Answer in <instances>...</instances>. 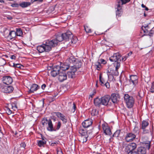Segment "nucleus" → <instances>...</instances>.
Listing matches in <instances>:
<instances>
[{"label":"nucleus","mask_w":154,"mask_h":154,"mask_svg":"<svg viewBox=\"0 0 154 154\" xmlns=\"http://www.w3.org/2000/svg\"><path fill=\"white\" fill-rule=\"evenodd\" d=\"M57 41L55 40H48L44 42V43L37 47V49L40 53L44 51H50L52 48L57 46Z\"/></svg>","instance_id":"nucleus-1"},{"label":"nucleus","mask_w":154,"mask_h":154,"mask_svg":"<svg viewBox=\"0 0 154 154\" xmlns=\"http://www.w3.org/2000/svg\"><path fill=\"white\" fill-rule=\"evenodd\" d=\"M72 37V32L69 31H68L60 35H58L56 38L52 40H55L57 41V45L58 42H62L63 40L67 41L69 40L70 38H71Z\"/></svg>","instance_id":"nucleus-2"},{"label":"nucleus","mask_w":154,"mask_h":154,"mask_svg":"<svg viewBox=\"0 0 154 154\" xmlns=\"http://www.w3.org/2000/svg\"><path fill=\"white\" fill-rule=\"evenodd\" d=\"M109 60L111 62H114L113 63V66H116L117 68L120 66L121 56L119 53L114 54L112 56L109 57Z\"/></svg>","instance_id":"nucleus-3"},{"label":"nucleus","mask_w":154,"mask_h":154,"mask_svg":"<svg viewBox=\"0 0 154 154\" xmlns=\"http://www.w3.org/2000/svg\"><path fill=\"white\" fill-rule=\"evenodd\" d=\"M124 101L126 104L127 108H132L134 103V99L132 96H130L128 94H125Z\"/></svg>","instance_id":"nucleus-4"},{"label":"nucleus","mask_w":154,"mask_h":154,"mask_svg":"<svg viewBox=\"0 0 154 154\" xmlns=\"http://www.w3.org/2000/svg\"><path fill=\"white\" fill-rule=\"evenodd\" d=\"M115 67V69L110 68H109L107 71V75L108 78L110 77L111 76H113V75H118L119 72L118 69L120 67H118L117 68L116 66H114Z\"/></svg>","instance_id":"nucleus-5"},{"label":"nucleus","mask_w":154,"mask_h":154,"mask_svg":"<svg viewBox=\"0 0 154 154\" xmlns=\"http://www.w3.org/2000/svg\"><path fill=\"white\" fill-rule=\"evenodd\" d=\"M136 137V135L132 133H127L125 137V140L127 142H131L133 141Z\"/></svg>","instance_id":"nucleus-6"},{"label":"nucleus","mask_w":154,"mask_h":154,"mask_svg":"<svg viewBox=\"0 0 154 154\" xmlns=\"http://www.w3.org/2000/svg\"><path fill=\"white\" fill-rule=\"evenodd\" d=\"M110 99L112 102L114 103H117L120 99V95L119 93H112V94Z\"/></svg>","instance_id":"nucleus-7"},{"label":"nucleus","mask_w":154,"mask_h":154,"mask_svg":"<svg viewBox=\"0 0 154 154\" xmlns=\"http://www.w3.org/2000/svg\"><path fill=\"white\" fill-rule=\"evenodd\" d=\"M55 114V115L58 118L60 119L63 122V123L65 124L67 122V119H66V117L65 116L61 113L58 112H54L52 113V115H54Z\"/></svg>","instance_id":"nucleus-8"},{"label":"nucleus","mask_w":154,"mask_h":154,"mask_svg":"<svg viewBox=\"0 0 154 154\" xmlns=\"http://www.w3.org/2000/svg\"><path fill=\"white\" fill-rule=\"evenodd\" d=\"M110 99L109 95H106L101 97L102 105L107 106Z\"/></svg>","instance_id":"nucleus-9"},{"label":"nucleus","mask_w":154,"mask_h":154,"mask_svg":"<svg viewBox=\"0 0 154 154\" xmlns=\"http://www.w3.org/2000/svg\"><path fill=\"white\" fill-rule=\"evenodd\" d=\"M13 90V87L11 85L5 86L2 88V91L6 93H11Z\"/></svg>","instance_id":"nucleus-10"},{"label":"nucleus","mask_w":154,"mask_h":154,"mask_svg":"<svg viewBox=\"0 0 154 154\" xmlns=\"http://www.w3.org/2000/svg\"><path fill=\"white\" fill-rule=\"evenodd\" d=\"M76 71V69L75 67H71L70 71H69L67 73V76L69 78H73L75 77V73Z\"/></svg>","instance_id":"nucleus-11"},{"label":"nucleus","mask_w":154,"mask_h":154,"mask_svg":"<svg viewBox=\"0 0 154 154\" xmlns=\"http://www.w3.org/2000/svg\"><path fill=\"white\" fill-rule=\"evenodd\" d=\"M67 75L64 71L60 72L59 73L58 79L60 82H62L66 79Z\"/></svg>","instance_id":"nucleus-12"},{"label":"nucleus","mask_w":154,"mask_h":154,"mask_svg":"<svg viewBox=\"0 0 154 154\" xmlns=\"http://www.w3.org/2000/svg\"><path fill=\"white\" fill-rule=\"evenodd\" d=\"M92 124V120L91 119L85 120L82 123V126L85 128H88L91 126Z\"/></svg>","instance_id":"nucleus-13"},{"label":"nucleus","mask_w":154,"mask_h":154,"mask_svg":"<svg viewBox=\"0 0 154 154\" xmlns=\"http://www.w3.org/2000/svg\"><path fill=\"white\" fill-rule=\"evenodd\" d=\"M3 81L4 83L8 85L12 82L13 79L10 76H5L3 78Z\"/></svg>","instance_id":"nucleus-14"},{"label":"nucleus","mask_w":154,"mask_h":154,"mask_svg":"<svg viewBox=\"0 0 154 154\" xmlns=\"http://www.w3.org/2000/svg\"><path fill=\"white\" fill-rule=\"evenodd\" d=\"M130 79L129 82L131 83V82L133 85H136L138 82V77L136 75H131L130 76Z\"/></svg>","instance_id":"nucleus-15"},{"label":"nucleus","mask_w":154,"mask_h":154,"mask_svg":"<svg viewBox=\"0 0 154 154\" xmlns=\"http://www.w3.org/2000/svg\"><path fill=\"white\" fill-rule=\"evenodd\" d=\"M135 153L136 154H146V150L144 147L141 146L137 148Z\"/></svg>","instance_id":"nucleus-16"},{"label":"nucleus","mask_w":154,"mask_h":154,"mask_svg":"<svg viewBox=\"0 0 154 154\" xmlns=\"http://www.w3.org/2000/svg\"><path fill=\"white\" fill-rule=\"evenodd\" d=\"M141 128L143 129V133L145 134L147 133L148 132V130H146L145 128L148 126L149 123L147 120H143L142 122Z\"/></svg>","instance_id":"nucleus-17"},{"label":"nucleus","mask_w":154,"mask_h":154,"mask_svg":"<svg viewBox=\"0 0 154 154\" xmlns=\"http://www.w3.org/2000/svg\"><path fill=\"white\" fill-rule=\"evenodd\" d=\"M137 144L134 143H132L128 144L126 147L128 151H132L134 150L137 147Z\"/></svg>","instance_id":"nucleus-18"},{"label":"nucleus","mask_w":154,"mask_h":154,"mask_svg":"<svg viewBox=\"0 0 154 154\" xmlns=\"http://www.w3.org/2000/svg\"><path fill=\"white\" fill-rule=\"evenodd\" d=\"M130 1V0H117L116 7L122 8V5Z\"/></svg>","instance_id":"nucleus-19"},{"label":"nucleus","mask_w":154,"mask_h":154,"mask_svg":"<svg viewBox=\"0 0 154 154\" xmlns=\"http://www.w3.org/2000/svg\"><path fill=\"white\" fill-rule=\"evenodd\" d=\"M47 125L48 126L47 127V129L48 131H56L54 128L51 119H49L48 120V122Z\"/></svg>","instance_id":"nucleus-20"},{"label":"nucleus","mask_w":154,"mask_h":154,"mask_svg":"<svg viewBox=\"0 0 154 154\" xmlns=\"http://www.w3.org/2000/svg\"><path fill=\"white\" fill-rule=\"evenodd\" d=\"M94 103L95 106L100 107L102 105L101 98H100L97 97L95 98L94 99Z\"/></svg>","instance_id":"nucleus-21"},{"label":"nucleus","mask_w":154,"mask_h":154,"mask_svg":"<svg viewBox=\"0 0 154 154\" xmlns=\"http://www.w3.org/2000/svg\"><path fill=\"white\" fill-rule=\"evenodd\" d=\"M70 65L68 64L67 63H65L62 64H61L60 67V70L61 72L67 70L69 67Z\"/></svg>","instance_id":"nucleus-22"},{"label":"nucleus","mask_w":154,"mask_h":154,"mask_svg":"<svg viewBox=\"0 0 154 154\" xmlns=\"http://www.w3.org/2000/svg\"><path fill=\"white\" fill-rule=\"evenodd\" d=\"M103 129L104 133L106 135H111L112 134L111 130L108 126H106L105 125H103Z\"/></svg>","instance_id":"nucleus-23"},{"label":"nucleus","mask_w":154,"mask_h":154,"mask_svg":"<svg viewBox=\"0 0 154 154\" xmlns=\"http://www.w3.org/2000/svg\"><path fill=\"white\" fill-rule=\"evenodd\" d=\"M76 61H77V59H76L74 57L71 56L67 59L66 62H69L70 63L69 65L71 66V64L74 65Z\"/></svg>","instance_id":"nucleus-24"},{"label":"nucleus","mask_w":154,"mask_h":154,"mask_svg":"<svg viewBox=\"0 0 154 154\" xmlns=\"http://www.w3.org/2000/svg\"><path fill=\"white\" fill-rule=\"evenodd\" d=\"M39 88V87L38 85L36 84H33L31 85L29 92V93H33L35 91H37Z\"/></svg>","instance_id":"nucleus-25"},{"label":"nucleus","mask_w":154,"mask_h":154,"mask_svg":"<svg viewBox=\"0 0 154 154\" xmlns=\"http://www.w3.org/2000/svg\"><path fill=\"white\" fill-rule=\"evenodd\" d=\"M82 64V63L81 61L77 59V61H76L74 65L73 66H71V67H75L77 70V69H79L81 67Z\"/></svg>","instance_id":"nucleus-26"},{"label":"nucleus","mask_w":154,"mask_h":154,"mask_svg":"<svg viewBox=\"0 0 154 154\" xmlns=\"http://www.w3.org/2000/svg\"><path fill=\"white\" fill-rule=\"evenodd\" d=\"M142 30L143 32L145 33L146 35H147V33H148L149 32L151 29L149 27V25H147L145 26H142Z\"/></svg>","instance_id":"nucleus-27"},{"label":"nucleus","mask_w":154,"mask_h":154,"mask_svg":"<svg viewBox=\"0 0 154 154\" xmlns=\"http://www.w3.org/2000/svg\"><path fill=\"white\" fill-rule=\"evenodd\" d=\"M79 133L81 135V136L88 135V132L85 129H84L82 128H80L79 130Z\"/></svg>","instance_id":"nucleus-28"},{"label":"nucleus","mask_w":154,"mask_h":154,"mask_svg":"<svg viewBox=\"0 0 154 154\" xmlns=\"http://www.w3.org/2000/svg\"><path fill=\"white\" fill-rule=\"evenodd\" d=\"M31 3L29 2H23L20 4L19 5L22 8H25L30 5Z\"/></svg>","instance_id":"nucleus-29"},{"label":"nucleus","mask_w":154,"mask_h":154,"mask_svg":"<svg viewBox=\"0 0 154 154\" xmlns=\"http://www.w3.org/2000/svg\"><path fill=\"white\" fill-rule=\"evenodd\" d=\"M121 7H117V10L116 11V16L117 17H120L122 14V11Z\"/></svg>","instance_id":"nucleus-30"},{"label":"nucleus","mask_w":154,"mask_h":154,"mask_svg":"<svg viewBox=\"0 0 154 154\" xmlns=\"http://www.w3.org/2000/svg\"><path fill=\"white\" fill-rule=\"evenodd\" d=\"M17 36L16 32L14 31H11L9 33L8 37L10 39H12Z\"/></svg>","instance_id":"nucleus-31"},{"label":"nucleus","mask_w":154,"mask_h":154,"mask_svg":"<svg viewBox=\"0 0 154 154\" xmlns=\"http://www.w3.org/2000/svg\"><path fill=\"white\" fill-rule=\"evenodd\" d=\"M99 80L100 85L102 86H104V84L106 82L104 79V78L102 77L101 74H100L99 75Z\"/></svg>","instance_id":"nucleus-32"},{"label":"nucleus","mask_w":154,"mask_h":154,"mask_svg":"<svg viewBox=\"0 0 154 154\" xmlns=\"http://www.w3.org/2000/svg\"><path fill=\"white\" fill-rule=\"evenodd\" d=\"M88 135L86 136H81L80 138L79 141L82 143L86 142L88 140Z\"/></svg>","instance_id":"nucleus-33"},{"label":"nucleus","mask_w":154,"mask_h":154,"mask_svg":"<svg viewBox=\"0 0 154 154\" xmlns=\"http://www.w3.org/2000/svg\"><path fill=\"white\" fill-rule=\"evenodd\" d=\"M37 142L38 146L40 147L44 146L46 143V141L43 140H37Z\"/></svg>","instance_id":"nucleus-34"},{"label":"nucleus","mask_w":154,"mask_h":154,"mask_svg":"<svg viewBox=\"0 0 154 154\" xmlns=\"http://www.w3.org/2000/svg\"><path fill=\"white\" fill-rule=\"evenodd\" d=\"M143 146L146 149H149L150 146V142L149 141H147L144 142L143 143Z\"/></svg>","instance_id":"nucleus-35"},{"label":"nucleus","mask_w":154,"mask_h":154,"mask_svg":"<svg viewBox=\"0 0 154 154\" xmlns=\"http://www.w3.org/2000/svg\"><path fill=\"white\" fill-rule=\"evenodd\" d=\"M16 33L17 36H20L23 35V32L21 29L20 28L17 29Z\"/></svg>","instance_id":"nucleus-36"},{"label":"nucleus","mask_w":154,"mask_h":154,"mask_svg":"<svg viewBox=\"0 0 154 154\" xmlns=\"http://www.w3.org/2000/svg\"><path fill=\"white\" fill-rule=\"evenodd\" d=\"M52 69L54 70H55L56 72H61L60 70V66L59 65L54 66V67Z\"/></svg>","instance_id":"nucleus-37"},{"label":"nucleus","mask_w":154,"mask_h":154,"mask_svg":"<svg viewBox=\"0 0 154 154\" xmlns=\"http://www.w3.org/2000/svg\"><path fill=\"white\" fill-rule=\"evenodd\" d=\"M48 122V120L46 118H44L42 120V124L43 126L45 127L47 125Z\"/></svg>","instance_id":"nucleus-38"},{"label":"nucleus","mask_w":154,"mask_h":154,"mask_svg":"<svg viewBox=\"0 0 154 154\" xmlns=\"http://www.w3.org/2000/svg\"><path fill=\"white\" fill-rule=\"evenodd\" d=\"M9 65L14 68L16 67L20 68L21 66H23L22 65H21L20 64L18 63L16 64L14 63H12L11 65V64H10Z\"/></svg>","instance_id":"nucleus-39"},{"label":"nucleus","mask_w":154,"mask_h":154,"mask_svg":"<svg viewBox=\"0 0 154 154\" xmlns=\"http://www.w3.org/2000/svg\"><path fill=\"white\" fill-rule=\"evenodd\" d=\"M6 63V61L5 59L0 58V66H3Z\"/></svg>","instance_id":"nucleus-40"},{"label":"nucleus","mask_w":154,"mask_h":154,"mask_svg":"<svg viewBox=\"0 0 154 154\" xmlns=\"http://www.w3.org/2000/svg\"><path fill=\"white\" fill-rule=\"evenodd\" d=\"M72 37V39H70L71 40V43L73 44H75L77 42V37L75 36V37Z\"/></svg>","instance_id":"nucleus-41"},{"label":"nucleus","mask_w":154,"mask_h":154,"mask_svg":"<svg viewBox=\"0 0 154 154\" xmlns=\"http://www.w3.org/2000/svg\"><path fill=\"white\" fill-rule=\"evenodd\" d=\"M121 131L120 130H117L112 135V137H118L120 134Z\"/></svg>","instance_id":"nucleus-42"},{"label":"nucleus","mask_w":154,"mask_h":154,"mask_svg":"<svg viewBox=\"0 0 154 154\" xmlns=\"http://www.w3.org/2000/svg\"><path fill=\"white\" fill-rule=\"evenodd\" d=\"M85 30L87 33H91V29L88 26H84Z\"/></svg>","instance_id":"nucleus-43"},{"label":"nucleus","mask_w":154,"mask_h":154,"mask_svg":"<svg viewBox=\"0 0 154 154\" xmlns=\"http://www.w3.org/2000/svg\"><path fill=\"white\" fill-rule=\"evenodd\" d=\"M59 73L52 69L51 72V74L52 76L55 77L58 74H59Z\"/></svg>","instance_id":"nucleus-44"},{"label":"nucleus","mask_w":154,"mask_h":154,"mask_svg":"<svg viewBox=\"0 0 154 154\" xmlns=\"http://www.w3.org/2000/svg\"><path fill=\"white\" fill-rule=\"evenodd\" d=\"M98 113V111L96 109L92 110L91 112V115L92 116H94L97 115Z\"/></svg>","instance_id":"nucleus-45"},{"label":"nucleus","mask_w":154,"mask_h":154,"mask_svg":"<svg viewBox=\"0 0 154 154\" xmlns=\"http://www.w3.org/2000/svg\"><path fill=\"white\" fill-rule=\"evenodd\" d=\"M153 28H152V29H151L149 32L148 33H147V35L149 36H151L154 33V30H153Z\"/></svg>","instance_id":"nucleus-46"},{"label":"nucleus","mask_w":154,"mask_h":154,"mask_svg":"<svg viewBox=\"0 0 154 154\" xmlns=\"http://www.w3.org/2000/svg\"><path fill=\"white\" fill-rule=\"evenodd\" d=\"M95 67L97 68V70H99L101 67V65L99 63H97V64L95 65Z\"/></svg>","instance_id":"nucleus-47"},{"label":"nucleus","mask_w":154,"mask_h":154,"mask_svg":"<svg viewBox=\"0 0 154 154\" xmlns=\"http://www.w3.org/2000/svg\"><path fill=\"white\" fill-rule=\"evenodd\" d=\"M149 91L152 93L154 92V82H153L152 83V85L150 88Z\"/></svg>","instance_id":"nucleus-48"},{"label":"nucleus","mask_w":154,"mask_h":154,"mask_svg":"<svg viewBox=\"0 0 154 154\" xmlns=\"http://www.w3.org/2000/svg\"><path fill=\"white\" fill-rule=\"evenodd\" d=\"M61 122L60 121L58 122V124H57V127L56 129L55 130H58L61 127Z\"/></svg>","instance_id":"nucleus-49"},{"label":"nucleus","mask_w":154,"mask_h":154,"mask_svg":"<svg viewBox=\"0 0 154 154\" xmlns=\"http://www.w3.org/2000/svg\"><path fill=\"white\" fill-rule=\"evenodd\" d=\"M57 154H63V152L60 148H59L57 150Z\"/></svg>","instance_id":"nucleus-50"},{"label":"nucleus","mask_w":154,"mask_h":154,"mask_svg":"<svg viewBox=\"0 0 154 154\" xmlns=\"http://www.w3.org/2000/svg\"><path fill=\"white\" fill-rule=\"evenodd\" d=\"M19 5H20L17 3H14L11 5V7H16L18 8L19 7Z\"/></svg>","instance_id":"nucleus-51"},{"label":"nucleus","mask_w":154,"mask_h":154,"mask_svg":"<svg viewBox=\"0 0 154 154\" xmlns=\"http://www.w3.org/2000/svg\"><path fill=\"white\" fill-rule=\"evenodd\" d=\"M133 131L134 132L137 133H139L138 128L137 127H135L133 130Z\"/></svg>","instance_id":"nucleus-52"},{"label":"nucleus","mask_w":154,"mask_h":154,"mask_svg":"<svg viewBox=\"0 0 154 154\" xmlns=\"http://www.w3.org/2000/svg\"><path fill=\"white\" fill-rule=\"evenodd\" d=\"M96 94V91L95 90H94L93 91L92 94L90 95L89 97H91V98H92L93 96L95 94Z\"/></svg>","instance_id":"nucleus-53"},{"label":"nucleus","mask_w":154,"mask_h":154,"mask_svg":"<svg viewBox=\"0 0 154 154\" xmlns=\"http://www.w3.org/2000/svg\"><path fill=\"white\" fill-rule=\"evenodd\" d=\"M105 86L107 88H110L109 84L108 82H106L104 84V86Z\"/></svg>","instance_id":"nucleus-54"},{"label":"nucleus","mask_w":154,"mask_h":154,"mask_svg":"<svg viewBox=\"0 0 154 154\" xmlns=\"http://www.w3.org/2000/svg\"><path fill=\"white\" fill-rule=\"evenodd\" d=\"M76 108V106L75 105V103H73V107H72L73 109H72V111H73V112H74Z\"/></svg>","instance_id":"nucleus-55"},{"label":"nucleus","mask_w":154,"mask_h":154,"mask_svg":"<svg viewBox=\"0 0 154 154\" xmlns=\"http://www.w3.org/2000/svg\"><path fill=\"white\" fill-rule=\"evenodd\" d=\"M20 146L21 147H23L24 148H25L26 146V144L24 142H22L20 144Z\"/></svg>","instance_id":"nucleus-56"},{"label":"nucleus","mask_w":154,"mask_h":154,"mask_svg":"<svg viewBox=\"0 0 154 154\" xmlns=\"http://www.w3.org/2000/svg\"><path fill=\"white\" fill-rule=\"evenodd\" d=\"M7 112L8 114L9 115L11 113V111L9 108H7Z\"/></svg>","instance_id":"nucleus-57"},{"label":"nucleus","mask_w":154,"mask_h":154,"mask_svg":"<svg viewBox=\"0 0 154 154\" xmlns=\"http://www.w3.org/2000/svg\"><path fill=\"white\" fill-rule=\"evenodd\" d=\"M127 58V57L124 56L122 57V58H121V60H122V61H125L126 60Z\"/></svg>","instance_id":"nucleus-58"},{"label":"nucleus","mask_w":154,"mask_h":154,"mask_svg":"<svg viewBox=\"0 0 154 154\" xmlns=\"http://www.w3.org/2000/svg\"><path fill=\"white\" fill-rule=\"evenodd\" d=\"M46 85L45 84H43L42 85V89L43 90H44L45 88V87H46Z\"/></svg>","instance_id":"nucleus-59"},{"label":"nucleus","mask_w":154,"mask_h":154,"mask_svg":"<svg viewBox=\"0 0 154 154\" xmlns=\"http://www.w3.org/2000/svg\"><path fill=\"white\" fill-rule=\"evenodd\" d=\"M7 18L10 20H12L13 19V17L12 16H8L7 17Z\"/></svg>","instance_id":"nucleus-60"},{"label":"nucleus","mask_w":154,"mask_h":154,"mask_svg":"<svg viewBox=\"0 0 154 154\" xmlns=\"http://www.w3.org/2000/svg\"><path fill=\"white\" fill-rule=\"evenodd\" d=\"M16 58V57L14 55H12L11 57V58L12 59H15Z\"/></svg>","instance_id":"nucleus-61"},{"label":"nucleus","mask_w":154,"mask_h":154,"mask_svg":"<svg viewBox=\"0 0 154 154\" xmlns=\"http://www.w3.org/2000/svg\"><path fill=\"white\" fill-rule=\"evenodd\" d=\"M55 99L54 97H53L51 98H50V101L51 102H52L54 101V100H55Z\"/></svg>","instance_id":"nucleus-62"},{"label":"nucleus","mask_w":154,"mask_h":154,"mask_svg":"<svg viewBox=\"0 0 154 154\" xmlns=\"http://www.w3.org/2000/svg\"><path fill=\"white\" fill-rule=\"evenodd\" d=\"M128 152V154H133L132 151H129Z\"/></svg>","instance_id":"nucleus-63"},{"label":"nucleus","mask_w":154,"mask_h":154,"mask_svg":"<svg viewBox=\"0 0 154 154\" xmlns=\"http://www.w3.org/2000/svg\"><path fill=\"white\" fill-rule=\"evenodd\" d=\"M101 62L102 63H104V64H105L106 63V61L103 59L101 60Z\"/></svg>","instance_id":"nucleus-64"}]
</instances>
